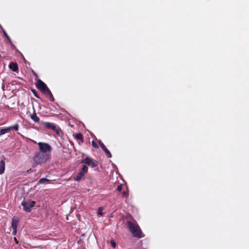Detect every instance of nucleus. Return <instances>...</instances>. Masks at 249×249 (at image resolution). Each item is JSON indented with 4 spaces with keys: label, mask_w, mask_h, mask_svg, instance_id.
<instances>
[{
    "label": "nucleus",
    "mask_w": 249,
    "mask_h": 249,
    "mask_svg": "<svg viewBox=\"0 0 249 249\" xmlns=\"http://www.w3.org/2000/svg\"><path fill=\"white\" fill-rule=\"evenodd\" d=\"M127 224L131 232L134 236L139 238L144 237V234L142 233L140 227L136 222L135 221L132 222L130 221H127Z\"/></svg>",
    "instance_id": "obj_1"
},
{
    "label": "nucleus",
    "mask_w": 249,
    "mask_h": 249,
    "mask_svg": "<svg viewBox=\"0 0 249 249\" xmlns=\"http://www.w3.org/2000/svg\"><path fill=\"white\" fill-rule=\"evenodd\" d=\"M51 157L47 154L42 152H37L34 157L33 160L36 164H40L45 163L50 159Z\"/></svg>",
    "instance_id": "obj_2"
},
{
    "label": "nucleus",
    "mask_w": 249,
    "mask_h": 249,
    "mask_svg": "<svg viewBox=\"0 0 249 249\" xmlns=\"http://www.w3.org/2000/svg\"><path fill=\"white\" fill-rule=\"evenodd\" d=\"M40 152L44 154H47L51 157V152L52 150V147L47 143L39 142L37 143Z\"/></svg>",
    "instance_id": "obj_3"
},
{
    "label": "nucleus",
    "mask_w": 249,
    "mask_h": 249,
    "mask_svg": "<svg viewBox=\"0 0 249 249\" xmlns=\"http://www.w3.org/2000/svg\"><path fill=\"white\" fill-rule=\"evenodd\" d=\"M36 86L44 94L49 93L53 98V95L51 91L48 89L46 85L41 80L39 79L37 80L36 83Z\"/></svg>",
    "instance_id": "obj_4"
},
{
    "label": "nucleus",
    "mask_w": 249,
    "mask_h": 249,
    "mask_svg": "<svg viewBox=\"0 0 249 249\" xmlns=\"http://www.w3.org/2000/svg\"><path fill=\"white\" fill-rule=\"evenodd\" d=\"M81 162L86 164L92 168L95 167L98 165V162L97 160L89 157H86L82 160Z\"/></svg>",
    "instance_id": "obj_5"
},
{
    "label": "nucleus",
    "mask_w": 249,
    "mask_h": 249,
    "mask_svg": "<svg viewBox=\"0 0 249 249\" xmlns=\"http://www.w3.org/2000/svg\"><path fill=\"white\" fill-rule=\"evenodd\" d=\"M35 202L33 201H23L21 202V205L23 207L25 211L30 212L33 207L35 206Z\"/></svg>",
    "instance_id": "obj_6"
},
{
    "label": "nucleus",
    "mask_w": 249,
    "mask_h": 249,
    "mask_svg": "<svg viewBox=\"0 0 249 249\" xmlns=\"http://www.w3.org/2000/svg\"><path fill=\"white\" fill-rule=\"evenodd\" d=\"M18 222H19L18 218L17 216H14L12 220V221H11V229L12 230V234L14 235H15L17 234V228H18Z\"/></svg>",
    "instance_id": "obj_7"
},
{
    "label": "nucleus",
    "mask_w": 249,
    "mask_h": 249,
    "mask_svg": "<svg viewBox=\"0 0 249 249\" xmlns=\"http://www.w3.org/2000/svg\"><path fill=\"white\" fill-rule=\"evenodd\" d=\"M19 125L18 124H15L13 126H11L5 128H2L0 131V136L2 135L5 133H8L12 129H14L16 131L18 130Z\"/></svg>",
    "instance_id": "obj_8"
},
{
    "label": "nucleus",
    "mask_w": 249,
    "mask_h": 249,
    "mask_svg": "<svg viewBox=\"0 0 249 249\" xmlns=\"http://www.w3.org/2000/svg\"><path fill=\"white\" fill-rule=\"evenodd\" d=\"M43 124L47 128L51 129L55 131L57 134H59L60 131L59 128L54 124L45 122L43 123Z\"/></svg>",
    "instance_id": "obj_9"
},
{
    "label": "nucleus",
    "mask_w": 249,
    "mask_h": 249,
    "mask_svg": "<svg viewBox=\"0 0 249 249\" xmlns=\"http://www.w3.org/2000/svg\"><path fill=\"white\" fill-rule=\"evenodd\" d=\"M5 161L3 160L0 161V175L2 174L5 170Z\"/></svg>",
    "instance_id": "obj_10"
},
{
    "label": "nucleus",
    "mask_w": 249,
    "mask_h": 249,
    "mask_svg": "<svg viewBox=\"0 0 249 249\" xmlns=\"http://www.w3.org/2000/svg\"><path fill=\"white\" fill-rule=\"evenodd\" d=\"M9 68L14 71H17L18 70V65L14 62L10 63Z\"/></svg>",
    "instance_id": "obj_11"
},
{
    "label": "nucleus",
    "mask_w": 249,
    "mask_h": 249,
    "mask_svg": "<svg viewBox=\"0 0 249 249\" xmlns=\"http://www.w3.org/2000/svg\"><path fill=\"white\" fill-rule=\"evenodd\" d=\"M31 118L36 123H38L39 122V118L36 115V112L34 111V113L31 115Z\"/></svg>",
    "instance_id": "obj_12"
},
{
    "label": "nucleus",
    "mask_w": 249,
    "mask_h": 249,
    "mask_svg": "<svg viewBox=\"0 0 249 249\" xmlns=\"http://www.w3.org/2000/svg\"><path fill=\"white\" fill-rule=\"evenodd\" d=\"M84 175L85 174L80 171L76 176V178H75V180L77 181H80L82 177L84 176Z\"/></svg>",
    "instance_id": "obj_13"
},
{
    "label": "nucleus",
    "mask_w": 249,
    "mask_h": 249,
    "mask_svg": "<svg viewBox=\"0 0 249 249\" xmlns=\"http://www.w3.org/2000/svg\"><path fill=\"white\" fill-rule=\"evenodd\" d=\"M51 180L46 178H42L39 179L38 182L39 184H45L46 183H50Z\"/></svg>",
    "instance_id": "obj_14"
},
{
    "label": "nucleus",
    "mask_w": 249,
    "mask_h": 249,
    "mask_svg": "<svg viewBox=\"0 0 249 249\" xmlns=\"http://www.w3.org/2000/svg\"><path fill=\"white\" fill-rule=\"evenodd\" d=\"M75 138L77 140L83 141V135L81 133L76 134L75 136Z\"/></svg>",
    "instance_id": "obj_15"
},
{
    "label": "nucleus",
    "mask_w": 249,
    "mask_h": 249,
    "mask_svg": "<svg viewBox=\"0 0 249 249\" xmlns=\"http://www.w3.org/2000/svg\"><path fill=\"white\" fill-rule=\"evenodd\" d=\"M88 167L86 165H83L82 170L81 171L82 173H84L85 174L88 172Z\"/></svg>",
    "instance_id": "obj_16"
},
{
    "label": "nucleus",
    "mask_w": 249,
    "mask_h": 249,
    "mask_svg": "<svg viewBox=\"0 0 249 249\" xmlns=\"http://www.w3.org/2000/svg\"><path fill=\"white\" fill-rule=\"evenodd\" d=\"M105 152L106 153L107 156L108 158H111V154L110 153V152H109V151L107 149V151H105Z\"/></svg>",
    "instance_id": "obj_17"
},
{
    "label": "nucleus",
    "mask_w": 249,
    "mask_h": 249,
    "mask_svg": "<svg viewBox=\"0 0 249 249\" xmlns=\"http://www.w3.org/2000/svg\"><path fill=\"white\" fill-rule=\"evenodd\" d=\"M103 209L101 207L99 208L97 213L99 215H102L103 214Z\"/></svg>",
    "instance_id": "obj_18"
},
{
    "label": "nucleus",
    "mask_w": 249,
    "mask_h": 249,
    "mask_svg": "<svg viewBox=\"0 0 249 249\" xmlns=\"http://www.w3.org/2000/svg\"><path fill=\"white\" fill-rule=\"evenodd\" d=\"M110 244H111V245L112 246V247L113 248H115V247H116V243H115V242L114 240H111L110 241Z\"/></svg>",
    "instance_id": "obj_19"
},
{
    "label": "nucleus",
    "mask_w": 249,
    "mask_h": 249,
    "mask_svg": "<svg viewBox=\"0 0 249 249\" xmlns=\"http://www.w3.org/2000/svg\"><path fill=\"white\" fill-rule=\"evenodd\" d=\"M3 34L4 35V36L8 39V40H10V38L9 37V36H8V35L7 34V33H6L5 31L3 30Z\"/></svg>",
    "instance_id": "obj_20"
},
{
    "label": "nucleus",
    "mask_w": 249,
    "mask_h": 249,
    "mask_svg": "<svg viewBox=\"0 0 249 249\" xmlns=\"http://www.w3.org/2000/svg\"><path fill=\"white\" fill-rule=\"evenodd\" d=\"M99 144H100V146H101L102 149H105V148L106 146H105V145H104V144L103 142H99Z\"/></svg>",
    "instance_id": "obj_21"
},
{
    "label": "nucleus",
    "mask_w": 249,
    "mask_h": 249,
    "mask_svg": "<svg viewBox=\"0 0 249 249\" xmlns=\"http://www.w3.org/2000/svg\"><path fill=\"white\" fill-rule=\"evenodd\" d=\"M122 190V185H119L118 186L117 188V190L118 191H121Z\"/></svg>",
    "instance_id": "obj_22"
},
{
    "label": "nucleus",
    "mask_w": 249,
    "mask_h": 249,
    "mask_svg": "<svg viewBox=\"0 0 249 249\" xmlns=\"http://www.w3.org/2000/svg\"><path fill=\"white\" fill-rule=\"evenodd\" d=\"M92 145L95 148H97L98 147L97 144L94 141L92 142Z\"/></svg>",
    "instance_id": "obj_23"
},
{
    "label": "nucleus",
    "mask_w": 249,
    "mask_h": 249,
    "mask_svg": "<svg viewBox=\"0 0 249 249\" xmlns=\"http://www.w3.org/2000/svg\"><path fill=\"white\" fill-rule=\"evenodd\" d=\"M123 196H126V195H127V193H126V192H125V191H124V192H123Z\"/></svg>",
    "instance_id": "obj_24"
},
{
    "label": "nucleus",
    "mask_w": 249,
    "mask_h": 249,
    "mask_svg": "<svg viewBox=\"0 0 249 249\" xmlns=\"http://www.w3.org/2000/svg\"><path fill=\"white\" fill-rule=\"evenodd\" d=\"M49 95V98H50V99L52 101H53V98L51 97V96L50 95V94L49 93H48Z\"/></svg>",
    "instance_id": "obj_25"
},
{
    "label": "nucleus",
    "mask_w": 249,
    "mask_h": 249,
    "mask_svg": "<svg viewBox=\"0 0 249 249\" xmlns=\"http://www.w3.org/2000/svg\"><path fill=\"white\" fill-rule=\"evenodd\" d=\"M14 241H15L16 243V244H18V241L17 240V238L16 237H14Z\"/></svg>",
    "instance_id": "obj_26"
},
{
    "label": "nucleus",
    "mask_w": 249,
    "mask_h": 249,
    "mask_svg": "<svg viewBox=\"0 0 249 249\" xmlns=\"http://www.w3.org/2000/svg\"><path fill=\"white\" fill-rule=\"evenodd\" d=\"M102 149L104 150V152L107 151V149L106 148V147H105V149Z\"/></svg>",
    "instance_id": "obj_27"
},
{
    "label": "nucleus",
    "mask_w": 249,
    "mask_h": 249,
    "mask_svg": "<svg viewBox=\"0 0 249 249\" xmlns=\"http://www.w3.org/2000/svg\"><path fill=\"white\" fill-rule=\"evenodd\" d=\"M35 96H36V97L38 98V97L36 95H35Z\"/></svg>",
    "instance_id": "obj_28"
}]
</instances>
